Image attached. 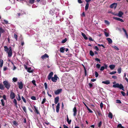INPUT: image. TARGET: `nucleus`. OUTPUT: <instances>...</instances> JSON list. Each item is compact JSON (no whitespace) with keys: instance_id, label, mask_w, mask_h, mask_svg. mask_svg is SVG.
Returning <instances> with one entry per match:
<instances>
[{"instance_id":"nucleus-51","label":"nucleus","mask_w":128,"mask_h":128,"mask_svg":"<svg viewBox=\"0 0 128 128\" xmlns=\"http://www.w3.org/2000/svg\"><path fill=\"white\" fill-rule=\"evenodd\" d=\"M121 92L123 96H126V94L125 92L123 91H121Z\"/></svg>"},{"instance_id":"nucleus-32","label":"nucleus","mask_w":128,"mask_h":128,"mask_svg":"<svg viewBox=\"0 0 128 128\" xmlns=\"http://www.w3.org/2000/svg\"><path fill=\"white\" fill-rule=\"evenodd\" d=\"M117 71L119 74H120L121 73L122 71V69L121 68H120L118 69Z\"/></svg>"},{"instance_id":"nucleus-8","label":"nucleus","mask_w":128,"mask_h":128,"mask_svg":"<svg viewBox=\"0 0 128 128\" xmlns=\"http://www.w3.org/2000/svg\"><path fill=\"white\" fill-rule=\"evenodd\" d=\"M62 91V89H58L55 92V94L56 95L58 94L61 92Z\"/></svg>"},{"instance_id":"nucleus-21","label":"nucleus","mask_w":128,"mask_h":128,"mask_svg":"<svg viewBox=\"0 0 128 128\" xmlns=\"http://www.w3.org/2000/svg\"><path fill=\"white\" fill-rule=\"evenodd\" d=\"M67 122L68 124H70V123L71 122V120H70L68 118V115H67Z\"/></svg>"},{"instance_id":"nucleus-56","label":"nucleus","mask_w":128,"mask_h":128,"mask_svg":"<svg viewBox=\"0 0 128 128\" xmlns=\"http://www.w3.org/2000/svg\"><path fill=\"white\" fill-rule=\"evenodd\" d=\"M104 66H102L100 68V70L101 71H103L104 69Z\"/></svg>"},{"instance_id":"nucleus-59","label":"nucleus","mask_w":128,"mask_h":128,"mask_svg":"<svg viewBox=\"0 0 128 128\" xmlns=\"http://www.w3.org/2000/svg\"><path fill=\"white\" fill-rule=\"evenodd\" d=\"M88 85H89V88H92V87L93 86L92 84L90 83H89Z\"/></svg>"},{"instance_id":"nucleus-17","label":"nucleus","mask_w":128,"mask_h":128,"mask_svg":"<svg viewBox=\"0 0 128 128\" xmlns=\"http://www.w3.org/2000/svg\"><path fill=\"white\" fill-rule=\"evenodd\" d=\"M102 83L103 84H110V82L109 80H106L105 81H103L102 82Z\"/></svg>"},{"instance_id":"nucleus-5","label":"nucleus","mask_w":128,"mask_h":128,"mask_svg":"<svg viewBox=\"0 0 128 128\" xmlns=\"http://www.w3.org/2000/svg\"><path fill=\"white\" fill-rule=\"evenodd\" d=\"M117 6V4L114 3L111 4L110 6V7L111 8H114L115 9Z\"/></svg>"},{"instance_id":"nucleus-47","label":"nucleus","mask_w":128,"mask_h":128,"mask_svg":"<svg viewBox=\"0 0 128 128\" xmlns=\"http://www.w3.org/2000/svg\"><path fill=\"white\" fill-rule=\"evenodd\" d=\"M14 36L15 38L16 39V40H17V35L16 34H14Z\"/></svg>"},{"instance_id":"nucleus-37","label":"nucleus","mask_w":128,"mask_h":128,"mask_svg":"<svg viewBox=\"0 0 128 128\" xmlns=\"http://www.w3.org/2000/svg\"><path fill=\"white\" fill-rule=\"evenodd\" d=\"M31 98L32 100H36V97L34 96H32L31 97Z\"/></svg>"},{"instance_id":"nucleus-14","label":"nucleus","mask_w":128,"mask_h":128,"mask_svg":"<svg viewBox=\"0 0 128 128\" xmlns=\"http://www.w3.org/2000/svg\"><path fill=\"white\" fill-rule=\"evenodd\" d=\"M124 13L121 11H120L118 14H117V16L120 17H122V16L123 15Z\"/></svg>"},{"instance_id":"nucleus-16","label":"nucleus","mask_w":128,"mask_h":128,"mask_svg":"<svg viewBox=\"0 0 128 128\" xmlns=\"http://www.w3.org/2000/svg\"><path fill=\"white\" fill-rule=\"evenodd\" d=\"M34 108L35 109V112L36 113L38 114H40V112L38 111V109H37V108L36 107V106H34Z\"/></svg>"},{"instance_id":"nucleus-42","label":"nucleus","mask_w":128,"mask_h":128,"mask_svg":"<svg viewBox=\"0 0 128 128\" xmlns=\"http://www.w3.org/2000/svg\"><path fill=\"white\" fill-rule=\"evenodd\" d=\"M13 81L14 82H16L17 81V78H12Z\"/></svg>"},{"instance_id":"nucleus-23","label":"nucleus","mask_w":128,"mask_h":128,"mask_svg":"<svg viewBox=\"0 0 128 128\" xmlns=\"http://www.w3.org/2000/svg\"><path fill=\"white\" fill-rule=\"evenodd\" d=\"M13 102L15 104V106H16L17 108H18V106H17V104L16 100L15 99H14L13 101Z\"/></svg>"},{"instance_id":"nucleus-58","label":"nucleus","mask_w":128,"mask_h":128,"mask_svg":"<svg viewBox=\"0 0 128 128\" xmlns=\"http://www.w3.org/2000/svg\"><path fill=\"white\" fill-rule=\"evenodd\" d=\"M95 59L96 61L99 62L100 63H101L100 62V60L98 58H96Z\"/></svg>"},{"instance_id":"nucleus-18","label":"nucleus","mask_w":128,"mask_h":128,"mask_svg":"<svg viewBox=\"0 0 128 128\" xmlns=\"http://www.w3.org/2000/svg\"><path fill=\"white\" fill-rule=\"evenodd\" d=\"M5 32L4 30L2 29V27H0V38L1 36V33H4Z\"/></svg>"},{"instance_id":"nucleus-41","label":"nucleus","mask_w":128,"mask_h":128,"mask_svg":"<svg viewBox=\"0 0 128 128\" xmlns=\"http://www.w3.org/2000/svg\"><path fill=\"white\" fill-rule=\"evenodd\" d=\"M102 122L101 121H100L98 124V127L100 128L101 127L102 125Z\"/></svg>"},{"instance_id":"nucleus-63","label":"nucleus","mask_w":128,"mask_h":128,"mask_svg":"<svg viewBox=\"0 0 128 128\" xmlns=\"http://www.w3.org/2000/svg\"><path fill=\"white\" fill-rule=\"evenodd\" d=\"M122 126V125L121 124H119L118 125L117 127L120 128Z\"/></svg>"},{"instance_id":"nucleus-34","label":"nucleus","mask_w":128,"mask_h":128,"mask_svg":"<svg viewBox=\"0 0 128 128\" xmlns=\"http://www.w3.org/2000/svg\"><path fill=\"white\" fill-rule=\"evenodd\" d=\"M22 107L24 112L26 113V107L24 106H22Z\"/></svg>"},{"instance_id":"nucleus-48","label":"nucleus","mask_w":128,"mask_h":128,"mask_svg":"<svg viewBox=\"0 0 128 128\" xmlns=\"http://www.w3.org/2000/svg\"><path fill=\"white\" fill-rule=\"evenodd\" d=\"M104 22L105 24H106L108 25L109 24H110V23L108 21V20H104Z\"/></svg>"},{"instance_id":"nucleus-31","label":"nucleus","mask_w":128,"mask_h":128,"mask_svg":"<svg viewBox=\"0 0 128 128\" xmlns=\"http://www.w3.org/2000/svg\"><path fill=\"white\" fill-rule=\"evenodd\" d=\"M1 103H2V105L3 106H4L5 104V103L3 99H2L1 100Z\"/></svg>"},{"instance_id":"nucleus-61","label":"nucleus","mask_w":128,"mask_h":128,"mask_svg":"<svg viewBox=\"0 0 128 128\" xmlns=\"http://www.w3.org/2000/svg\"><path fill=\"white\" fill-rule=\"evenodd\" d=\"M100 106L101 109H102L103 107V104L102 102H101L100 104Z\"/></svg>"},{"instance_id":"nucleus-33","label":"nucleus","mask_w":128,"mask_h":128,"mask_svg":"<svg viewBox=\"0 0 128 128\" xmlns=\"http://www.w3.org/2000/svg\"><path fill=\"white\" fill-rule=\"evenodd\" d=\"M116 71H114L112 72H109V74H113L116 73Z\"/></svg>"},{"instance_id":"nucleus-12","label":"nucleus","mask_w":128,"mask_h":128,"mask_svg":"<svg viewBox=\"0 0 128 128\" xmlns=\"http://www.w3.org/2000/svg\"><path fill=\"white\" fill-rule=\"evenodd\" d=\"M59 96H57L56 97L54 98V103L56 104H57L59 100Z\"/></svg>"},{"instance_id":"nucleus-49","label":"nucleus","mask_w":128,"mask_h":128,"mask_svg":"<svg viewBox=\"0 0 128 128\" xmlns=\"http://www.w3.org/2000/svg\"><path fill=\"white\" fill-rule=\"evenodd\" d=\"M44 86L45 88V89L46 90L47 88V85L46 83V82H45L44 83Z\"/></svg>"},{"instance_id":"nucleus-39","label":"nucleus","mask_w":128,"mask_h":128,"mask_svg":"<svg viewBox=\"0 0 128 128\" xmlns=\"http://www.w3.org/2000/svg\"><path fill=\"white\" fill-rule=\"evenodd\" d=\"M46 98H44L42 100V102L41 104H44L46 102Z\"/></svg>"},{"instance_id":"nucleus-45","label":"nucleus","mask_w":128,"mask_h":128,"mask_svg":"<svg viewBox=\"0 0 128 128\" xmlns=\"http://www.w3.org/2000/svg\"><path fill=\"white\" fill-rule=\"evenodd\" d=\"M32 82L34 85L35 86H36V81L34 80H33L32 81Z\"/></svg>"},{"instance_id":"nucleus-35","label":"nucleus","mask_w":128,"mask_h":128,"mask_svg":"<svg viewBox=\"0 0 128 128\" xmlns=\"http://www.w3.org/2000/svg\"><path fill=\"white\" fill-rule=\"evenodd\" d=\"M31 68L30 67L28 68L27 70V71L30 73L32 72V71L31 70Z\"/></svg>"},{"instance_id":"nucleus-15","label":"nucleus","mask_w":128,"mask_h":128,"mask_svg":"<svg viewBox=\"0 0 128 128\" xmlns=\"http://www.w3.org/2000/svg\"><path fill=\"white\" fill-rule=\"evenodd\" d=\"M60 103H58L57 104V106H56V112L58 113L59 111V108H60Z\"/></svg>"},{"instance_id":"nucleus-40","label":"nucleus","mask_w":128,"mask_h":128,"mask_svg":"<svg viewBox=\"0 0 128 128\" xmlns=\"http://www.w3.org/2000/svg\"><path fill=\"white\" fill-rule=\"evenodd\" d=\"M22 100L24 103H26V99L23 96H22Z\"/></svg>"},{"instance_id":"nucleus-13","label":"nucleus","mask_w":128,"mask_h":128,"mask_svg":"<svg viewBox=\"0 0 128 128\" xmlns=\"http://www.w3.org/2000/svg\"><path fill=\"white\" fill-rule=\"evenodd\" d=\"M113 18L116 20L120 21L121 22H124V20L122 19L114 17H113Z\"/></svg>"},{"instance_id":"nucleus-54","label":"nucleus","mask_w":128,"mask_h":128,"mask_svg":"<svg viewBox=\"0 0 128 128\" xmlns=\"http://www.w3.org/2000/svg\"><path fill=\"white\" fill-rule=\"evenodd\" d=\"M110 13H111V14H113L117 16V14L115 12H110Z\"/></svg>"},{"instance_id":"nucleus-46","label":"nucleus","mask_w":128,"mask_h":128,"mask_svg":"<svg viewBox=\"0 0 128 128\" xmlns=\"http://www.w3.org/2000/svg\"><path fill=\"white\" fill-rule=\"evenodd\" d=\"M104 33L106 37H107L109 36V34L108 33L105 32Z\"/></svg>"},{"instance_id":"nucleus-30","label":"nucleus","mask_w":128,"mask_h":128,"mask_svg":"<svg viewBox=\"0 0 128 128\" xmlns=\"http://www.w3.org/2000/svg\"><path fill=\"white\" fill-rule=\"evenodd\" d=\"M90 55L92 56H93L94 55V52L91 50H90Z\"/></svg>"},{"instance_id":"nucleus-24","label":"nucleus","mask_w":128,"mask_h":128,"mask_svg":"<svg viewBox=\"0 0 128 128\" xmlns=\"http://www.w3.org/2000/svg\"><path fill=\"white\" fill-rule=\"evenodd\" d=\"M4 87L2 84L0 83V89L1 90H4Z\"/></svg>"},{"instance_id":"nucleus-11","label":"nucleus","mask_w":128,"mask_h":128,"mask_svg":"<svg viewBox=\"0 0 128 128\" xmlns=\"http://www.w3.org/2000/svg\"><path fill=\"white\" fill-rule=\"evenodd\" d=\"M49 56L48 54H44L41 57V58L42 59H44L46 58H48Z\"/></svg>"},{"instance_id":"nucleus-53","label":"nucleus","mask_w":128,"mask_h":128,"mask_svg":"<svg viewBox=\"0 0 128 128\" xmlns=\"http://www.w3.org/2000/svg\"><path fill=\"white\" fill-rule=\"evenodd\" d=\"M98 74L96 71L95 72V75L96 77H97L98 76Z\"/></svg>"},{"instance_id":"nucleus-62","label":"nucleus","mask_w":128,"mask_h":128,"mask_svg":"<svg viewBox=\"0 0 128 128\" xmlns=\"http://www.w3.org/2000/svg\"><path fill=\"white\" fill-rule=\"evenodd\" d=\"M98 46H102L104 48H105V47L102 44H98Z\"/></svg>"},{"instance_id":"nucleus-38","label":"nucleus","mask_w":128,"mask_h":128,"mask_svg":"<svg viewBox=\"0 0 128 128\" xmlns=\"http://www.w3.org/2000/svg\"><path fill=\"white\" fill-rule=\"evenodd\" d=\"M18 97L16 98L17 100L18 101L20 100H21V98L19 94L18 95Z\"/></svg>"},{"instance_id":"nucleus-43","label":"nucleus","mask_w":128,"mask_h":128,"mask_svg":"<svg viewBox=\"0 0 128 128\" xmlns=\"http://www.w3.org/2000/svg\"><path fill=\"white\" fill-rule=\"evenodd\" d=\"M116 103H118V104H121L122 103V102H121L120 100H116Z\"/></svg>"},{"instance_id":"nucleus-2","label":"nucleus","mask_w":128,"mask_h":128,"mask_svg":"<svg viewBox=\"0 0 128 128\" xmlns=\"http://www.w3.org/2000/svg\"><path fill=\"white\" fill-rule=\"evenodd\" d=\"M113 87L114 88H118L120 89H122V90L124 91L125 90L124 88V87L122 84H119L118 83H116L115 84H113Z\"/></svg>"},{"instance_id":"nucleus-20","label":"nucleus","mask_w":128,"mask_h":128,"mask_svg":"<svg viewBox=\"0 0 128 128\" xmlns=\"http://www.w3.org/2000/svg\"><path fill=\"white\" fill-rule=\"evenodd\" d=\"M108 41L109 44H111L112 42V41L111 39L110 38H108L106 39Z\"/></svg>"},{"instance_id":"nucleus-44","label":"nucleus","mask_w":128,"mask_h":128,"mask_svg":"<svg viewBox=\"0 0 128 128\" xmlns=\"http://www.w3.org/2000/svg\"><path fill=\"white\" fill-rule=\"evenodd\" d=\"M67 40V38H66L62 40V43H64L66 42Z\"/></svg>"},{"instance_id":"nucleus-7","label":"nucleus","mask_w":128,"mask_h":128,"mask_svg":"<svg viewBox=\"0 0 128 128\" xmlns=\"http://www.w3.org/2000/svg\"><path fill=\"white\" fill-rule=\"evenodd\" d=\"M53 74V72H51L49 73L48 77V80H50L52 78Z\"/></svg>"},{"instance_id":"nucleus-52","label":"nucleus","mask_w":128,"mask_h":128,"mask_svg":"<svg viewBox=\"0 0 128 128\" xmlns=\"http://www.w3.org/2000/svg\"><path fill=\"white\" fill-rule=\"evenodd\" d=\"M113 47L117 50H119V48L116 46H113Z\"/></svg>"},{"instance_id":"nucleus-25","label":"nucleus","mask_w":128,"mask_h":128,"mask_svg":"<svg viewBox=\"0 0 128 128\" xmlns=\"http://www.w3.org/2000/svg\"><path fill=\"white\" fill-rule=\"evenodd\" d=\"M3 64V61L2 60L0 59V67H2Z\"/></svg>"},{"instance_id":"nucleus-50","label":"nucleus","mask_w":128,"mask_h":128,"mask_svg":"<svg viewBox=\"0 0 128 128\" xmlns=\"http://www.w3.org/2000/svg\"><path fill=\"white\" fill-rule=\"evenodd\" d=\"M100 65L98 64H96V67L97 68H100Z\"/></svg>"},{"instance_id":"nucleus-36","label":"nucleus","mask_w":128,"mask_h":128,"mask_svg":"<svg viewBox=\"0 0 128 128\" xmlns=\"http://www.w3.org/2000/svg\"><path fill=\"white\" fill-rule=\"evenodd\" d=\"M34 0H29V2L30 4H32L34 3Z\"/></svg>"},{"instance_id":"nucleus-1","label":"nucleus","mask_w":128,"mask_h":128,"mask_svg":"<svg viewBox=\"0 0 128 128\" xmlns=\"http://www.w3.org/2000/svg\"><path fill=\"white\" fill-rule=\"evenodd\" d=\"M4 50L5 52H6L8 54V56L9 57H11L12 55V48L10 46L8 48L7 46H4Z\"/></svg>"},{"instance_id":"nucleus-3","label":"nucleus","mask_w":128,"mask_h":128,"mask_svg":"<svg viewBox=\"0 0 128 128\" xmlns=\"http://www.w3.org/2000/svg\"><path fill=\"white\" fill-rule=\"evenodd\" d=\"M3 84L5 88L7 90H8L10 86V83H9L8 81L5 80L3 82Z\"/></svg>"},{"instance_id":"nucleus-26","label":"nucleus","mask_w":128,"mask_h":128,"mask_svg":"<svg viewBox=\"0 0 128 128\" xmlns=\"http://www.w3.org/2000/svg\"><path fill=\"white\" fill-rule=\"evenodd\" d=\"M108 117L109 118L111 119H112L113 117V115L112 114L111 112H110L108 115Z\"/></svg>"},{"instance_id":"nucleus-29","label":"nucleus","mask_w":128,"mask_h":128,"mask_svg":"<svg viewBox=\"0 0 128 128\" xmlns=\"http://www.w3.org/2000/svg\"><path fill=\"white\" fill-rule=\"evenodd\" d=\"M65 49L63 47H61L60 48V50L61 52L64 53V52Z\"/></svg>"},{"instance_id":"nucleus-55","label":"nucleus","mask_w":128,"mask_h":128,"mask_svg":"<svg viewBox=\"0 0 128 128\" xmlns=\"http://www.w3.org/2000/svg\"><path fill=\"white\" fill-rule=\"evenodd\" d=\"M87 109L89 111V112L90 113H92L93 112L90 110L88 108H87Z\"/></svg>"},{"instance_id":"nucleus-27","label":"nucleus","mask_w":128,"mask_h":128,"mask_svg":"<svg viewBox=\"0 0 128 128\" xmlns=\"http://www.w3.org/2000/svg\"><path fill=\"white\" fill-rule=\"evenodd\" d=\"M89 7V4L88 3H86L85 7V10H87L88 8Z\"/></svg>"},{"instance_id":"nucleus-64","label":"nucleus","mask_w":128,"mask_h":128,"mask_svg":"<svg viewBox=\"0 0 128 128\" xmlns=\"http://www.w3.org/2000/svg\"><path fill=\"white\" fill-rule=\"evenodd\" d=\"M81 126L82 128H85V127L84 126V124H81Z\"/></svg>"},{"instance_id":"nucleus-10","label":"nucleus","mask_w":128,"mask_h":128,"mask_svg":"<svg viewBox=\"0 0 128 128\" xmlns=\"http://www.w3.org/2000/svg\"><path fill=\"white\" fill-rule=\"evenodd\" d=\"M18 84V88H19L21 89H22L23 87V84L22 82L20 81Z\"/></svg>"},{"instance_id":"nucleus-9","label":"nucleus","mask_w":128,"mask_h":128,"mask_svg":"<svg viewBox=\"0 0 128 128\" xmlns=\"http://www.w3.org/2000/svg\"><path fill=\"white\" fill-rule=\"evenodd\" d=\"M73 111L74 112L73 115L74 116H76L77 114V110L76 107L75 106L73 109Z\"/></svg>"},{"instance_id":"nucleus-19","label":"nucleus","mask_w":128,"mask_h":128,"mask_svg":"<svg viewBox=\"0 0 128 128\" xmlns=\"http://www.w3.org/2000/svg\"><path fill=\"white\" fill-rule=\"evenodd\" d=\"M82 35L85 40H87L88 39V38L84 33H82Z\"/></svg>"},{"instance_id":"nucleus-4","label":"nucleus","mask_w":128,"mask_h":128,"mask_svg":"<svg viewBox=\"0 0 128 128\" xmlns=\"http://www.w3.org/2000/svg\"><path fill=\"white\" fill-rule=\"evenodd\" d=\"M57 78H58V77L56 74H55L54 77L52 78V80L54 82H56L57 80Z\"/></svg>"},{"instance_id":"nucleus-22","label":"nucleus","mask_w":128,"mask_h":128,"mask_svg":"<svg viewBox=\"0 0 128 128\" xmlns=\"http://www.w3.org/2000/svg\"><path fill=\"white\" fill-rule=\"evenodd\" d=\"M115 67V65L114 64H112L109 66V67L112 70H113Z\"/></svg>"},{"instance_id":"nucleus-57","label":"nucleus","mask_w":128,"mask_h":128,"mask_svg":"<svg viewBox=\"0 0 128 128\" xmlns=\"http://www.w3.org/2000/svg\"><path fill=\"white\" fill-rule=\"evenodd\" d=\"M94 48V49L96 50L97 51H98L99 50V49L97 46H95Z\"/></svg>"},{"instance_id":"nucleus-6","label":"nucleus","mask_w":128,"mask_h":128,"mask_svg":"<svg viewBox=\"0 0 128 128\" xmlns=\"http://www.w3.org/2000/svg\"><path fill=\"white\" fill-rule=\"evenodd\" d=\"M10 96L11 99H13L15 97V95L14 93L12 92H10Z\"/></svg>"},{"instance_id":"nucleus-60","label":"nucleus","mask_w":128,"mask_h":128,"mask_svg":"<svg viewBox=\"0 0 128 128\" xmlns=\"http://www.w3.org/2000/svg\"><path fill=\"white\" fill-rule=\"evenodd\" d=\"M104 68L105 69H107V68L108 67L107 65L106 64H104Z\"/></svg>"},{"instance_id":"nucleus-28","label":"nucleus","mask_w":128,"mask_h":128,"mask_svg":"<svg viewBox=\"0 0 128 128\" xmlns=\"http://www.w3.org/2000/svg\"><path fill=\"white\" fill-rule=\"evenodd\" d=\"M97 113L99 116L101 117H102V114L100 111L99 110L97 111Z\"/></svg>"}]
</instances>
